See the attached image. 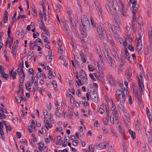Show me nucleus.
<instances>
[{"instance_id": "13", "label": "nucleus", "mask_w": 152, "mask_h": 152, "mask_svg": "<svg viewBox=\"0 0 152 152\" xmlns=\"http://www.w3.org/2000/svg\"><path fill=\"white\" fill-rule=\"evenodd\" d=\"M120 12L121 15L125 18L126 17L127 15V11L125 7H123L121 8L120 10Z\"/></svg>"}, {"instance_id": "11", "label": "nucleus", "mask_w": 152, "mask_h": 152, "mask_svg": "<svg viewBox=\"0 0 152 152\" xmlns=\"http://www.w3.org/2000/svg\"><path fill=\"white\" fill-rule=\"evenodd\" d=\"M117 48L113 49L112 54L114 58L116 60H118L119 58L117 53Z\"/></svg>"}, {"instance_id": "52", "label": "nucleus", "mask_w": 152, "mask_h": 152, "mask_svg": "<svg viewBox=\"0 0 152 152\" xmlns=\"http://www.w3.org/2000/svg\"><path fill=\"white\" fill-rule=\"evenodd\" d=\"M20 96H17L16 98V100L18 103H20L21 102V100H20Z\"/></svg>"}, {"instance_id": "34", "label": "nucleus", "mask_w": 152, "mask_h": 152, "mask_svg": "<svg viewBox=\"0 0 152 152\" xmlns=\"http://www.w3.org/2000/svg\"><path fill=\"white\" fill-rule=\"evenodd\" d=\"M1 74V77L6 80L7 79L9 78V75L8 74H5L4 71L3 73H2Z\"/></svg>"}, {"instance_id": "10", "label": "nucleus", "mask_w": 152, "mask_h": 152, "mask_svg": "<svg viewBox=\"0 0 152 152\" xmlns=\"http://www.w3.org/2000/svg\"><path fill=\"white\" fill-rule=\"evenodd\" d=\"M112 7L115 10L118 11L119 10V8L116 0H112Z\"/></svg>"}, {"instance_id": "58", "label": "nucleus", "mask_w": 152, "mask_h": 152, "mask_svg": "<svg viewBox=\"0 0 152 152\" xmlns=\"http://www.w3.org/2000/svg\"><path fill=\"white\" fill-rule=\"evenodd\" d=\"M28 73L29 75H31L34 73V71L32 68H30L28 71Z\"/></svg>"}, {"instance_id": "16", "label": "nucleus", "mask_w": 152, "mask_h": 152, "mask_svg": "<svg viewBox=\"0 0 152 152\" xmlns=\"http://www.w3.org/2000/svg\"><path fill=\"white\" fill-rule=\"evenodd\" d=\"M139 6L137 3H135L134 4H133L132 9L133 11L132 13L133 14H136V11L139 8Z\"/></svg>"}, {"instance_id": "12", "label": "nucleus", "mask_w": 152, "mask_h": 152, "mask_svg": "<svg viewBox=\"0 0 152 152\" xmlns=\"http://www.w3.org/2000/svg\"><path fill=\"white\" fill-rule=\"evenodd\" d=\"M108 146V143L107 142H102L100 143L98 145L99 150L105 149L107 146Z\"/></svg>"}, {"instance_id": "19", "label": "nucleus", "mask_w": 152, "mask_h": 152, "mask_svg": "<svg viewBox=\"0 0 152 152\" xmlns=\"http://www.w3.org/2000/svg\"><path fill=\"white\" fill-rule=\"evenodd\" d=\"M149 40L150 44L152 46V30H151L148 32Z\"/></svg>"}, {"instance_id": "1", "label": "nucleus", "mask_w": 152, "mask_h": 152, "mask_svg": "<svg viewBox=\"0 0 152 152\" xmlns=\"http://www.w3.org/2000/svg\"><path fill=\"white\" fill-rule=\"evenodd\" d=\"M128 93V89L125 88L117 89L116 91V97L117 101L121 103L124 104L125 102L126 96L127 95Z\"/></svg>"}, {"instance_id": "24", "label": "nucleus", "mask_w": 152, "mask_h": 152, "mask_svg": "<svg viewBox=\"0 0 152 152\" xmlns=\"http://www.w3.org/2000/svg\"><path fill=\"white\" fill-rule=\"evenodd\" d=\"M118 15L117 14L114 13L113 15V16L115 21V23L118 24V23H120L119 21L117 20Z\"/></svg>"}, {"instance_id": "40", "label": "nucleus", "mask_w": 152, "mask_h": 152, "mask_svg": "<svg viewBox=\"0 0 152 152\" xmlns=\"http://www.w3.org/2000/svg\"><path fill=\"white\" fill-rule=\"evenodd\" d=\"M48 63H50L51 62L52 60V57L50 56H47L45 57Z\"/></svg>"}, {"instance_id": "17", "label": "nucleus", "mask_w": 152, "mask_h": 152, "mask_svg": "<svg viewBox=\"0 0 152 152\" xmlns=\"http://www.w3.org/2000/svg\"><path fill=\"white\" fill-rule=\"evenodd\" d=\"M124 121L125 123L126 124L130 122L129 115L128 113L126 115H125V118L124 119Z\"/></svg>"}, {"instance_id": "4", "label": "nucleus", "mask_w": 152, "mask_h": 152, "mask_svg": "<svg viewBox=\"0 0 152 152\" xmlns=\"http://www.w3.org/2000/svg\"><path fill=\"white\" fill-rule=\"evenodd\" d=\"M133 92L134 94L135 100L138 102H140V103H141V100L142 99L141 95L140 94H139L137 90H134Z\"/></svg>"}, {"instance_id": "28", "label": "nucleus", "mask_w": 152, "mask_h": 152, "mask_svg": "<svg viewBox=\"0 0 152 152\" xmlns=\"http://www.w3.org/2000/svg\"><path fill=\"white\" fill-rule=\"evenodd\" d=\"M136 14H133L132 18V23L133 24V26H135V25L137 24L136 18Z\"/></svg>"}, {"instance_id": "39", "label": "nucleus", "mask_w": 152, "mask_h": 152, "mask_svg": "<svg viewBox=\"0 0 152 152\" xmlns=\"http://www.w3.org/2000/svg\"><path fill=\"white\" fill-rule=\"evenodd\" d=\"M105 7L106 8L109 14H111L112 13L111 9L110 7L108 4H105Z\"/></svg>"}, {"instance_id": "33", "label": "nucleus", "mask_w": 152, "mask_h": 152, "mask_svg": "<svg viewBox=\"0 0 152 152\" xmlns=\"http://www.w3.org/2000/svg\"><path fill=\"white\" fill-rule=\"evenodd\" d=\"M140 123L138 120H137L135 125V128L137 130H139L140 129Z\"/></svg>"}, {"instance_id": "48", "label": "nucleus", "mask_w": 152, "mask_h": 152, "mask_svg": "<svg viewBox=\"0 0 152 152\" xmlns=\"http://www.w3.org/2000/svg\"><path fill=\"white\" fill-rule=\"evenodd\" d=\"M72 144L75 146H77L78 144V141L77 140H73L72 142Z\"/></svg>"}, {"instance_id": "20", "label": "nucleus", "mask_w": 152, "mask_h": 152, "mask_svg": "<svg viewBox=\"0 0 152 152\" xmlns=\"http://www.w3.org/2000/svg\"><path fill=\"white\" fill-rule=\"evenodd\" d=\"M129 134L131 135L132 138L133 140L135 139V133L133 131H132L131 129H129Z\"/></svg>"}, {"instance_id": "36", "label": "nucleus", "mask_w": 152, "mask_h": 152, "mask_svg": "<svg viewBox=\"0 0 152 152\" xmlns=\"http://www.w3.org/2000/svg\"><path fill=\"white\" fill-rule=\"evenodd\" d=\"M52 84L55 88V90L56 91H58V89L56 88L57 87V84L56 81L55 80H53L52 81Z\"/></svg>"}, {"instance_id": "50", "label": "nucleus", "mask_w": 152, "mask_h": 152, "mask_svg": "<svg viewBox=\"0 0 152 152\" xmlns=\"http://www.w3.org/2000/svg\"><path fill=\"white\" fill-rule=\"evenodd\" d=\"M128 102L130 105L132 104V100L130 95L129 96Z\"/></svg>"}, {"instance_id": "60", "label": "nucleus", "mask_w": 152, "mask_h": 152, "mask_svg": "<svg viewBox=\"0 0 152 152\" xmlns=\"http://www.w3.org/2000/svg\"><path fill=\"white\" fill-rule=\"evenodd\" d=\"M123 151L124 152H127V149H126V145L125 143L123 145Z\"/></svg>"}, {"instance_id": "6", "label": "nucleus", "mask_w": 152, "mask_h": 152, "mask_svg": "<svg viewBox=\"0 0 152 152\" xmlns=\"http://www.w3.org/2000/svg\"><path fill=\"white\" fill-rule=\"evenodd\" d=\"M119 23H118V24L115 23L117 26H114L111 28V31L113 33H115V32H117V31L118 32L120 31V29L119 25Z\"/></svg>"}, {"instance_id": "64", "label": "nucleus", "mask_w": 152, "mask_h": 152, "mask_svg": "<svg viewBox=\"0 0 152 152\" xmlns=\"http://www.w3.org/2000/svg\"><path fill=\"white\" fill-rule=\"evenodd\" d=\"M44 42L48 44L50 43V42L47 37H45V38L43 39Z\"/></svg>"}, {"instance_id": "44", "label": "nucleus", "mask_w": 152, "mask_h": 152, "mask_svg": "<svg viewBox=\"0 0 152 152\" xmlns=\"http://www.w3.org/2000/svg\"><path fill=\"white\" fill-rule=\"evenodd\" d=\"M39 145V146L38 148V149L40 151H42V147H43L44 144L40 142Z\"/></svg>"}, {"instance_id": "41", "label": "nucleus", "mask_w": 152, "mask_h": 152, "mask_svg": "<svg viewBox=\"0 0 152 152\" xmlns=\"http://www.w3.org/2000/svg\"><path fill=\"white\" fill-rule=\"evenodd\" d=\"M0 134L1 136V138L2 139L4 140V133L3 131V129H1V128H0Z\"/></svg>"}, {"instance_id": "63", "label": "nucleus", "mask_w": 152, "mask_h": 152, "mask_svg": "<svg viewBox=\"0 0 152 152\" xmlns=\"http://www.w3.org/2000/svg\"><path fill=\"white\" fill-rule=\"evenodd\" d=\"M88 68L89 70L91 71H93L94 70L93 67L91 65L88 66Z\"/></svg>"}, {"instance_id": "2", "label": "nucleus", "mask_w": 152, "mask_h": 152, "mask_svg": "<svg viewBox=\"0 0 152 152\" xmlns=\"http://www.w3.org/2000/svg\"><path fill=\"white\" fill-rule=\"evenodd\" d=\"M81 21L82 25L81 26L80 29L83 31L82 34L84 37L86 36V29L89 27L90 26L89 21L87 17L84 15H82L81 16Z\"/></svg>"}, {"instance_id": "38", "label": "nucleus", "mask_w": 152, "mask_h": 152, "mask_svg": "<svg viewBox=\"0 0 152 152\" xmlns=\"http://www.w3.org/2000/svg\"><path fill=\"white\" fill-rule=\"evenodd\" d=\"M20 76L19 77L20 81H23V82L25 78V75L24 73L20 74Z\"/></svg>"}, {"instance_id": "53", "label": "nucleus", "mask_w": 152, "mask_h": 152, "mask_svg": "<svg viewBox=\"0 0 152 152\" xmlns=\"http://www.w3.org/2000/svg\"><path fill=\"white\" fill-rule=\"evenodd\" d=\"M69 92L72 93L73 95H74L75 94L74 89L73 87H72V88L69 89Z\"/></svg>"}, {"instance_id": "56", "label": "nucleus", "mask_w": 152, "mask_h": 152, "mask_svg": "<svg viewBox=\"0 0 152 152\" xmlns=\"http://www.w3.org/2000/svg\"><path fill=\"white\" fill-rule=\"evenodd\" d=\"M104 75V73L103 72H99V77H101V78L102 79V80H104V79H103V77Z\"/></svg>"}, {"instance_id": "42", "label": "nucleus", "mask_w": 152, "mask_h": 152, "mask_svg": "<svg viewBox=\"0 0 152 152\" xmlns=\"http://www.w3.org/2000/svg\"><path fill=\"white\" fill-rule=\"evenodd\" d=\"M15 71H16V72L18 74H19L21 72V74L24 73L23 71V69H21L20 68H19L18 67Z\"/></svg>"}, {"instance_id": "54", "label": "nucleus", "mask_w": 152, "mask_h": 152, "mask_svg": "<svg viewBox=\"0 0 152 152\" xmlns=\"http://www.w3.org/2000/svg\"><path fill=\"white\" fill-rule=\"evenodd\" d=\"M119 132L122 135H124V128H123L121 129H119Z\"/></svg>"}, {"instance_id": "21", "label": "nucleus", "mask_w": 152, "mask_h": 152, "mask_svg": "<svg viewBox=\"0 0 152 152\" xmlns=\"http://www.w3.org/2000/svg\"><path fill=\"white\" fill-rule=\"evenodd\" d=\"M11 49H12V54L13 56L15 58L16 56V52L17 49V48L12 46L11 48Z\"/></svg>"}, {"instance_id": "37", "label": "nucleus", "mask_w": 152, "mask_h": 152, "mask_svg": "<svg viewBox=\"0 0 152 152\" xmlns=\"http://www.w3.org/2000/svg\"><path fill=\"white\" fill-rule=\"evenodd\" d=\"M96 49L97 50V52L99 56V58H102V53L101 51V50L99 49V47L96 48Z\"/></svg>"}, {"instance_id": "49", "label": "nucleus", "mask_w": 152, "mask_h": 152, "mask_svg": "<svg viewBox=\"0 0 152 152\" xmlns=\"http://www.w3.org/2000/svg\"><path fill=\"white\" fill-rule=\"evenodd\" d=\"M67 13L69 16V18L72 17V13L71 9H69L67 11Z\"/></svg>"}, {"instance_id": "31", "label": "nucleus", "mask_w": 152, "mask_h": 152, "mask_svg": "<svg viewBox=\"0 0 152 152\" xmlns=\"http://www.w3.org/2000/svg\"><path fill=\"white\" fill-rule=\"evenodd\" d=\"M80 55L81 57V61H83L82 63H85L86 62V61L85 58V57L83 53H80Z\"/></svg>"}, {"instance_id": "29", "label": "nucleus", "mask_w": 152, "mask_h": 152, "mask_svg": "<svg viewBox=\"0 0 152 152\" xmlns=\"http://www.w3.org/2000/svg\"><path fill=\"white\" fill-rule=\"evenodd\" d=\"M90 77L94 81H96V79L95 78L94 76L95 77H96V76H97V74L95 73H94V74H90L89 75Z\"/></svg>"}, {"instance_id": "30", "label": "nucleus", "mask_w": 152, "mask_h": 152, "mask_svg": "<svg viewBox=\"0 0 152 152\" xmlns=\"http://www.w3.org/2000/svg\"><path fill=\"white\" fill-rule=\"evenodd\" d=\"M125 52V54L126 56L125 58H126L129 61L130 59V56H129V54L128 53V50H127V49L125 50L124 51Z\"/></svg>"}, {"instance_id": "8", "label": "nucleus", "mask_w": 152, "mask_h": 152, "mask_svg": "<svg viewBox=\"0 0 152 152\" xmlns=\"http://www.w3.org/2000/svg\"><path fill=\"white\" fill-rule=\"evenodd\" d=\"M91 99L95 102L97 103L98 102L97 95L95 93H92L90 94Z\"/></svg>"}, {"instance_id": "32", "label": "nucleus", "mask_w": 152, "mask_h": 152, "mask_svg": "<svg viewBox=\"0 0 152 152\" xmlns=\"http://www.w3.org/2000/svg\"><path fill=\"white\" fill-rule=\"evenodd\" d=\"M111 132L116 137H118L117 134L115 131V130L114 129L113 127H111L110 128Z\"/></svg>"}, {"instance_id": "57", "label": "nucleus", "mask_w": 152, "mask_h": 152, "mask_svg": "<svg viewBox=\"0 0 152 152\" xmlns=\"http://www.w3.org/2000/svg\"><path fill=\"white\" fill-rule=\"evenodd\" d=\"M4 126L6 128L7 131H11V127L7 126L6 124V123L4 124Z\"/></svg>"}, {"instance_id": "26", "label": "nucleus", "mask_w": 152, "mask_h": 152, "mask_svg": "<svg viewBox=\"0 0 152 152\" xmlns=\"http://www.w3.org/2000/svg\"><path fill=\"white\" fill-rule=\"evenodd\" d=\"M138 85L140 88H144V86L143 84V81H141V80L139 79V77L138 76Z\"/></svg>"}, {"instance_id": "59", "label": "nucleus", "mask_w": 152, "mask_h": 152, "mask_svg": "<svg viewBox=\"0 0 152 152\" xmlns=\"http://www.w3.org/2000/svg\"><path fill=\"white\" fill-rule=\"evenodd\" d=\"M43 13L45 20L46 21L47 20H48V17H47L46 11H45V12H44Z\"/></svg>"}, {"instance_id": "46", "label": "nucleus", "mask_w": 152, "mask_h": 152, "mask_svg": "<svg viewBox=\"0 0 152 152\" xmlns=\"http://www.w3.org/2000/svg\"><path fill=\"white\" fill-rule=\"evenodd\" d=\"M69 20H70V22L72 25V27L73 28L74 27H75V26H74V23H75V21H74L73 20L72 17L69 18Z\"/></svg>"}, {"instance_id": "43", "label": "nucleus", "mask_w": 152, "mask_h": 152, "mask_svg": "<svg viewBox=\"0 0 152 152\" xmlns=\"http://www.w3.org/2000/svg\"><path fill=\"white\" fill-rule=\"evenodd\" d=\"M73 32L74 34L77 37H78V31L75 28V27H74L73 28Z\"/></svg>"}, {"instance_id": "15", "label": "nucleus", "mask_w": 152, "mask_h": 152, "mask_svg": "<svg viewBox=\"0 0 152 152\" xmlns=\"http://www.w3.org/2000/svg\"><path fill=\"white\" fill-rule=\"evenodd\" d=\"M14 69L12 68V70L10 72V77H12L13 80L15 79L16 78V75L17 73L16 72V71H14Z\"/></svg>"}, {"instance_id": "51", "label": "nucleus", "mask_w": 152, "mask_h": 152, "mask_svg": "<svg viewBox=\"0 0 152 152\" xmlns=\"http://www.w3.org/2000/svg\"><path fill=\"white\" fill-rule=\"evenodd\" d=\"M106 113H107V115H108V114H109L110 112V108L108 106V104H107L106 106Z\"/></svg>"}, {"instance_id": "14", "label": "nucleus", "mask_w": 152, "mask_h": 152, "mask_svg": "<svg viewBox=\"0 0 152 152\" xmlns=\"http://www.w3.org/2000/svg\"><path fill=\"white\" fill-rule=\"evenodd\" d=\"M138 42L136 45L137 50H141L142 49V45L141 44V40L140 38H138L137 39Z\"/></svg>"}, {"instance_id": "25", "label": "nucleus", "mask_w": 152, "mask_h": 152, "mask_svg": "<svg viewBox=\"0 0 152 152\" xmlns=\"http://www.w3.org/2000/svg\"><path fill=\"white\" fill-rule=\"evenodd\" d=\"M65 31L67 32V35L68 38L70 39L72 38V34L70 30H68L67 28H65Z\"/></svg>"}, {"instance_id": "55", "label": "nucleus", "mask_w": 152, "mask_h": 152, "mask_svg": "<svg viewBox=\"0 0 152 152\" xmlns=\"http://www.w3.org/2000/svg\"><path fill=\"white\" fill-rule=\"evenodd\" d=\"M18 43H19V42L18 40L15 41V42L14 43V45H13V46H12V47H14L17 48L18 46Z\"/></svg>"}, {"instance_id": "5", "label": "nucleus", "mask_w": 152, "mask_h": 152, "mask_svg": "<svg viewBox=\"0 0 152 152\" xmlns=\"http://www.w3.org/2000/svg\"><path fill=\"white\" fill-rule=\"evenodd\" d=\"M125 74L127 78L129 80H131L132 77V71L130 67H128L125 71Z\"/></svg>"}, {"instance_id": "62", "label": "nucleus", "mask_w": 152, "mask_h": 152, "mask_svg": "<svg viewBox=\"0 0 152 152\" xmlns=\"http://www.w3.org/2000/svg\"><path fill=\"white\" fill-rule=\"evenodd\" d=\"M86 74L85 72L83 70L81 69L79 71V76L83 75V74Z\"/></svg>"}, {"instance_id": "23", "label": "nucleus", "mask_w": 152, "mask_h": 152, "mask_svg": "<svg viewBox=\"0 0 152 152\" xmlns=\"http://www.w3.org/2000/svg\"><path fill=\"white\" fill-rule=\"evenodd\" d=\"M44 123L45 125H47L48 127L50 128H51L52 127V125L51 124L49 123L48 120L46 118H44Z\"/></svg>"}, {"instance_id": "7", "label": "nucleus", "mask_w": 152, "mask_h": 152, "mask_svg": "<svg viewBox=\"0 0 152 152\" xmlns=\"http://www.w3.org/2000/svg\"><path fill=\"white\" fill-rule=\"evenodd\" d=\"M94 1L97 10L99 12H100L101 15L102 10L99 2L96 0H94Z\"/></svg>"}, {"instance_id": "18", "label": "nucleus", "mask_w": 152, "mask_h": 152, "mask_svg": "<svg viewBox=\"0 0 152 152\" xmlns=\"http://www.w3.org/2000/svg\"><path fill=\"white\" fill-rule=\"evenodd\" d=\"M107 79L109 83L112 85L115 84L112 75H109L107 77Z\"/></svg>"}, {"instance_id": "47", "label": "nucleus", "mask_w": 152, "mask_h": 152, "mask_svg": "<svg viewBox=\"0 0 152 152\" xmlns=\"http://www.w3.org/2000/svg\"><path fill=\"white\" fill-rule=\"evenodd\" d=\"M0 110L1 112V113H8L7 112V109H5L4 108H2L1 107H0Z\"/></svg>"}, {"instance_id": "9", "label": "nucleus", "mask_w": 152, "mask_h": 152, "mask_svg": "<svg viewBox=\"0 0 152 152\" xmlns=\"http://www.w3.org/2000/svg\"><path fill=\"white\" fill-rule=\"evenodd\" d=\"M80 77L84 83L86 84H88V80L86 74H83V75L80 76Z\"/></svg>"}, {"instance_id": "45", "label": "nucleus", "mask_w": 152, "mask_h": 152, "mask_svg": "<svg viewBox=\"0 0 152 152\" xmlns=\"http://www.w3.org/2000/svg\"><path fill=\"white\" fill-rule=\"evenodd\" d=\"M7 118V115L2 113L0 115V118L1 119H4Z\"/></svg>"}, {"instance_id": "27", "label": "nucleus", "mask_w": 152, "mask_h": 152, "mask_svg": "<svg viewBox=\"0 0 152 152\" xmlns=\"http://www.w3.org/2000/svg\"><path fill=\"white\" fill-rule=\"evenodd\" d=\"M120 103L118 105L119 110L121 111H124L125 110V108Z\"/></svg>"}, {"instance_id": "3", "label": "nucleus", "mask_w": 152, "mask_h": 152, "mask_svg": "<svg viewBox=\"0 0 152 152\" xmlns=\"http://www.w3.org/2000/svg\"><path fill=\"white\" fill-rule=\"evenodd\" d=\"M104 54L105 58L108 62L110 66L113 69H115L117 67L115 62L114 59L108 55V51L107 49L105 50Z\"/></svg>"}, {"instance_id": "22", "label": "nucleus", "mask_w": 152, "mask_h": 152, "mask_svg": "<svg viewBox=\"0 0 152 152\" xmlns=\"http://www.w3.org/2000/svg\"><path fill=\"white\" fill-rule=\"evenodd\" d=\"M43 21V16H42V19L41 20V24L39 25V27L40 29L42 30H43V31H45V30L46 29V27L44 25V23L42 22Z\"/></svg>"}, {"instance_id": "35", "label": "nucleus", "mask_w": 152, "mask_h": 152, "mask_svg": "<svg viewBox=\"0 0 152 152\" xmlns=\"http://www.w3.org/2000/svg\"><path fill=\"white\" fill-rule=\"evenodd\" d=\"M110 42L112 49L116 48L113 40L112 39L110 40Z\"/></svg>"}, {"instance_id": "61", "label": "nucleus", "mask_w": 152, "mask_h": 152, "mask_svg": "<svg viewBox=\"0 0 152 152\" xmlns=\"http://www.w3.org/2000/svg\"><path fill=\"white\" fill-rule=\"evenodd\" d=\"M4 66H2L1 65H0V73L1 74L4 72Z\"/></svg>"}]
</instances>
